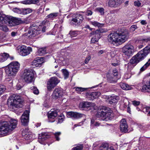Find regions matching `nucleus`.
Wrapping results in <instances>:
<instances>
[{
	"label": "nucleus",
	"instance_id": "nucleus-1",
	"mask_svg": "<svg viewBox=\"0 0 150 150\" xmlns=\"http://www.w3.org/2000/svg\"><path fill=\"white\" fill-rule=\"evenodd\" d=\"M128 30L123 28L109 34L108 36V40L109 42L114 45L118 46L126 41L128 38Z\"/></svg>",
	"mask_w": 150,
	"mask_h": 150
},
{
	"label": "nucleus",
	"instance_id": "nucleus-2",
	"mask_svg": "<svg viewBox=\"0 0 150 150\" xmlns=\"http://www.w3.org/2000/svg\"><path fill=\"white\" fill-rule=\"evenodd\" d=\"M17 120L11 119L10 121L0 122V134L3 136L10 133L15 129L17 125Z\"/></svg>",
	"mask_w": 150,
	"mask_h": 150
},
{
	"label": "nucleus",
	"instance_id": "nucleus-3",
	"mask_svg": "<svg viewBox=\"0 0 150 150\" xmlns=\"http://www.w3.org/2000/svg\"><path fill=\"white\" fill-rule=\"evenodd\" d=\"M20 64L18 62L11 63L6 68V75L9 76H15L18 71Z\"/></svg>",
	"mask_w": 150,
	"mask_h": 150
},
{
	"label": "nucleus",
	"instance_id": "nucleus-4",
	"mask_svg": "<svg viewBox=\"0 0 150 150\" xmlns=\"http://www.w3.org/2000/svg\"><path fill=\"white\" fill-rule=\"evenodd\" d=\"M0 22L2 24L6 23L10 26H13L19 24V21L11 16H6L4 14H0Z\"/></svg>",
	"mask_w": 150,
	"mask_h": 150
},
{
	"label": "nucleus",
	"instance_id": "nucleus-5",
	"mask_svg": "<svg viewBox=\"0 0 150 150\" xmlns=\"http://www.w3.org/2000/svg\"><path fill=\"white\" fill-rule=\"evenodd\" d=\"M22 77L26 83H28L32 82L34 77L33 70L29 69H25L22 74Z\"/></svg>",
	"mask_w": 150,
	"mask_h": 150
},
{
	"label": "nucleus",
	"instance_id": "nucleus-6",
	"mask_svg": "<svg viewBox=\"0 0 150 150\" xmlns=\"http://www.w3.org/2000/svg\"><path fill=\"white\" fill-rule=\"evenodd\" d=\"M111 114V111L108 110L106 107H102L98 112L97 116L101 117L103 120H106L107 119H109Z\"/></svg>",
	"mask_w": 150,
	"mask_h": 150
},
{
	"label": "nucleus",
	"instance_id": "nucleus-7",
	"mask_svg": "<svg viewBox=\"0 0 150 150\" xmlns=\"http://www.w3.org/2000/svg\"><path fill=\"white\" fill-rule=\"evenodd\" d=\"M41 26L39 28L37 26H31L29 28L28 31V33L30 34L32 37H35L39 34L41 31L44 32L45 31L46 27L44 26L42 28V30H40Z\"/></svg>",
	"mask_w": 150,
	"mask_h": 150
},
{
	"label": "nucleus",
	"instance_id": "nucleus-8",
	"mask_svg": "<svg viewBox=\"0 0 150 150\" xmlns=\"http://www.w3.org/2000/svg\"><path fill=\"white\" fill-rule=\"evenodd\" d=\"M122 51L124 55L129 57L132 55L134 50L133 46L128 43L122 48Z\"/></svg>",
	"mask_w": 150,
	"mask_h": 150
},
{
	"label": "nucleus",
	"instance_id": "nucleus-9",
	"mask_svg": "<svg viewBox=\"0 0 150 150\" xmlns=\"http://www.w3.org/2000/svg\"><path fill=\"white\" fill-rule=\"evenodd\" d=\"M118 72L117 70L115 69H114L113 70L112 73V74H108L107 75V81L110 83H116L118 79Z\"/></svg>",
	"mask_w": 150,
	"mask_h": 150
},
{
	"label": "nucleus",
	"instance_id": "nucleus-10",
	"mask_svg": "<svg viewBox=\"0 0 150 150\" xmlns=\"http://www.w3.org/2000/svg\"><path fill=\"white\" fill-rule=\"evenodd\" d=\"M32 51L31 47H27L25 46H21L18 50L19 54L23 56H25L29 54Z\"/></svg>",
	"mask_w": 150,
	"mask_h": 150
},
{
	"label": "nucleus",
	"instance_id": "nucleus-11",
	"mask_svg": "<svg viewBox=\"0 0 150 150\" xmlns=\"http://www.w3.org/2000/svg\"><path fill=\"white\" fill-rule=\"evenodd\" d=\"M83 19V18L81 14L77 13L72 19L70 23L71 25H79L82 22Z\"/></svg>",
	"mask_w": 150,
	"mask_h": 150
},
{
	"label": "nucleus",
	"instance_id": "nucleus-12",
	"mask_svg": "<svg viewBox=\"0 0 150 150\" xmlns=\"http://www.w3.org/2000/svg\"><path fill=\"white\" fill-rule=\"evenodd\" d=\"M59 82V81L56 77H54L51 78L47 83V87L48 90L49 91L51 90Z\"/></svg>",
	"mask_w": 150,
	"mask_h": 150
},
{
	"label": "nucleus",
	"instance_id": "nucleus-13",
	"mask_svg": "<svg viewBox=\"0 0 150 150\" xmlns=\"http://www.w3.org/2000/svg\"><path fill=\"white\" fill-rule=\"evenodd\" d=\"M11 98V105L13 107V108H18L19 106L18 105L21 101L20 96L13 95Z\"/></svg>",
	"mask_w": 150,
	"mask_h": 150
},
{
	"label": "nucleus",
	"instance_id": "nucleus-14",
	"mask_svg": "<svg viewBox=\"0 0 150 150\" xmlns=\"http://www.w3.org/2000/svg\"><path fill=\"white\" fill-rule=\"evenodd\" d=\"M29 110H26L22 115L21 117V120L23 125L26 126L28 125L29 122Z\"/></svg>",
	"mask_w": 150,
	"mask_h": 150
},
{
	"label": "nucleus",
	"instance_id": "nucleus-15",
	"mask_svg": "<svg viewBox=\"0 0 150 150\" xmlns=\"http://www.w3.org/2000/svg\"><path fill=\"white\" fill-rule=\"evenodd\" d=\"M67 116L68 117H71L73 119H78L82 117H85V115L76 112H67Z\"/></svg>",
	"mask_w": 150,
	"mask_h": 150
},
{
	"label": "nucleus",
	"instance_id": "nucleus-16",
	"mask_svg": "<svg viewBox=\"0 0 150 150\" xmlns=\"http://www.w3.org/2000/svg\"><path fill=\"white\" fill-rule=\"evenodd\" d=\"M63 95V90L62 88H56L53 91L52 96L53 98L57 99L62 97Z\"/></svg>",
	"mask_w": 150,
	"mask_h": 150
},
{
	"label": "nucleus",
	"instance_id": "nucleus-17",
	"mask_svg": "<svg viewBox=\"0 0 150 150\" xmlns=\"http://www.w3.org/2000/svg\"><path fill=\"white\" fill-rule=\"evenodd\" d=\"M140 61L135 55L133 57L130 61L129 63L128 64V69L129 70H131V67L134 66Z\"/></svg>",
	"mask_w": 150,
	"mask_h": 150
},
{
	"label": "nucleus",
	"instance_id": "nucleus-18",
	"mask_svg": "<svg viewBox=\"0 0 150 150\" xmlns=\"http://www.w3.org/2000/svg\"><path fill=\"white\" fill-rule=\"evenodd\" d=\"M91 36V42L92 43H95L98 42L99 39L100 38L101 36L98 33H96L95 31H93L90 33Z\"/></svg>",
	"mask_w": 150,
	"mask_h": 150
},
{
	"label": "nucleus",
	"instance_id": "nucleus-19",
	"mask_svg": "<svg viewBox=\"0 0 150 150\" xmlns=\"http://www.w3.org/2000/svg\"><path fill=\"white\" fill-rule=\"evenodd\" d=\"M96 105L94 103H91L88 102H83L79 104V107L82 108H90V109L94 107L95 108Z\"/></svg>",
	"mask_w": 150,
	"mask_h": 150
},
{
	"label": "nucleus",
	"instance_id": "nucleus-20",
	"mask_svg": "<svg viewBox=\"0 0 150 150\" xmlns=\"http://www.w3.org/2000/svg\"><path fill=\"white\" fill-rule=\"evenodd\" d=\"M100 93L99 92H94L86 93V97L89 100H93L97 98L100 95Z\"/></svg>",
	"mask_w": 150,
	"mask_h": 150
},
{
	"label": "nucleus",
	"instance_id": "nucleus-21",
	"mask_svg": "<svg viewBox=\"0 0 150 150\" xmlns=\"http://www.w3.org/2000/svg\"><path fill=\"white\" fill-rule=\"evenodd\" d=\"M128 126L125 119H122L120 122V129L122 132L126 133L128 132Z\"/></svg>",
	"mask_w": 150,
	"mask_h": 150
},
{
	"label": "nucleus",
	"instance_id": "nucleus-22",
	"mask_svg": "<svg viewBox=\"0 0 150 150\" xmlns=\"http://www.w3.org/2000/svg\"><path fill=\"white\" fill-rule=\"evenodd\" d=\"M121 3V0H109L108 4L109 7H117Z\"/></svg>",
	"mask_w": 150,
	"mask_h": 150
},
{
	"label": "nucleus",
	"instance_id": "nucleus-23",
	"mask_svg": "<svg viewBox=\"0 0 150 150\" xmlns=\"http://www.w3.org/2000/svg\"><path fill=\"white\" fill-rule=\"evenodd\" d=\"M58 115V113L57 111L55 110L54 111H50L49 112L48 114V118L49 122H53L54 121L53 120Z\"/></svg>",
	"mask_w": 150,
	"mask_h": 150
},
{
	"label": "nucleus",
	"instance_id": "nucleus-24",
	"mask_svg": "<svg viewBox=\"0 0 150 150\" xmlns=\"http://www.w3.org/2000/svg\"><path fill=\"white\" fill-rule=\"evenodd\" d=\"M99 150H114L113 146L107 143L102 144L99 147Z\"/></svg>",
	"mask_w": 150,
	"mask_h": 150
},
{
	"label": "nucleus",
	"instance_id": "nucleus-25",
	"mask_svg": "<svg viewBox=\"0 0 150 150\" xmlns=\"http://www.w3.org/2000/svg\"><path fill=\"white\" fill-rule=\"evenodd\" d=\"M142 91L145 92H150V79L148 80L142 86Z\"/></svg>",
	"mask_w": 150,
	"mask_h": 150
},
{
	"label": "nucleus",
	"instance_id": "nucleus-26",
	"mask_svg": "<svg viewBox=\"0 0 150 150\" xmlns=\"http://www.w3.org/2000/svg\"><path fill=\"white\" fill-rule=\"evenodd\" d=\"M42 57H38L36 59L34 60L32 62V64L33 66L38 67L41 65L43 62L42 61Z\"/></svg>",
	"mask_w": 150,
	"mask_h": 150
},
{
	"label": "nucleus",
	"instance_id": "nucleus-27",
	"mask_svg": "<svg viewBox=\"0 0 150 150\" xmlns=\"http://www.w3.org/2000/svg\"><path fill=\"white\" fill-rule=\"evenodd\" d=\"M120 86L121 88L124 90H128L132 89L131 86L129 85L126 83H120Z\"/></svg>",
	"mask_w": 150,
	"mask_h": 150
},
{
	"label": "nucleus",
	"instance_id": "nucleus-28",
	"mask_svg": "<svg viewBox=\"0 0 150 150\" xmlns=\"http://www.w3.org/2000/svg\"><path fill=\"white\" fill-rule=\"evenodd\" d=\"M9 55L8 54L4 53L0 54V62H2L7 60L9 57Z\"/></svg>",
	"mask_w": 150,
	"mask_h": 150
},
{
	"label": "nucleus",
	"instance_id": "nucleus-29",
	"mask_svg": "<svg viewBox=\"0 0 150 150\" xmlns=\"http://www.w3.org/2000/svg\"><path fill=\"white\" fill-rule=\"evenodd\" d=\"M142 52V51L141 50L138 52V53L136 54V56L138 58L140 61L143 60L146 57V56Z\"/></svg>",
	"mask_w": 150,
	"mask_h": 150
},
{
	"label": "nucleus",
	"instance_id": "nucleus-30",
	"mask_svg": "<svg viewBox=\"0 0 150 150\" xmlns=\"http://www.w3.org/2000/svg\"><path fill=\"white\" fill-rule=\"evenodd\" d=\"M39 2V0H25L22 1V3L26 5L36 4Z\"/></svg>",
	"mask_w": 150,
	"mask_h": 150
},
{
	"label": "nucleus",
	"instance_id": "nucleus-31",
	"mask_svg": "<svg viewBox=\"0 0 150 150\" xmlns=\"http://www.w3.org/2000/svg\"><path fill=\"white\" fill-rule=\"evenodd\" d=\"M61 62L63 63V65H65L69 63V59L67 58L63 59L61 57L60 59L55 60L54 63V64L55 65V63L57 62L60 63Z\"/></svg>",
	"mask_w": 150,
	"mask_h": 150
},
{
	"label": "nucleus",
	"instance_id": "nucleus-32",
	"mask_svg": "<svg viewBox=\"0 0 150 150\" xmlns=\"http://www.w3.org/2000/svg\"><path fill=\"white\" fill-rule=\"evenodd\" d=\"M119 99V97L117 96H111L109 98V102L111 104L116 103Z\"/></svg>",
	"mask_w": 150,
	"mask_h": 150
},
{
	"label": "nucleus",
	"instance_id": "nucleus-33",
	"mask_svg": "<svg viewBox=\"0 0 150 150\" xmlns=\"http://www.w3.org/2000/svg\"><path fill=\"white\" fill-rule=\"evenodd\" d=\"M141 50L146 56L150 53V45H147Z\"/></svg>",
	"mask_w": 150,
	"mask_h": 150
},
{
	"label": "nucleus",
	"instance_id": "nucleus-34",
	"mask_svg": "<svg viewBox=\"0 0 150 150\" xmlns=\"http://www.w3.org/2000/svg\"><path fill=\"white\" fill-rule=\"evenodd\" d=\"M25 131H24L22 133V135L24 138L27 140H28L32 139V135L31 134V133L30 132L27 134H25Z\"/></svg>",
	"mask_w": 150,
	"mask_h": 150
},
{
	"label": "nucleus",
	"instance_id": "nucleus-35",
	"mask_svg": "<svg viewBox=\"0 0 150 150\" xmlns=\"http://www.w3.org/2000/svg\"><path fill=\"white\" fill-rule=\"evenodd\" d=\"M123 106L125 108H127V112L129 113H131V111L129 105V102L128 101L126 100L124 101Z\"/></svg>",
	"mask_w": 150,
	"mask_h": 150
},
{
	"label": "nucleus",
	"instance_id": "nucleus-36",
	"mask_svg": "<svg viewBox=\"0 0 150 150\" xmlns=\"http://www.w3.org/2000/svg\"><path fill=\"white\" fill-rule=\"evenodd\" d=\"M37 52L39 55H43L46 53V48L45 47L40 48L38 49Z\"/></svg>",
	"mask_w": 150,
	"mask_h": 150
},
{
	"label": "nucleus",
	"instance_id": "nucleus-37",
	"mask_svg": "<svg viewBox=\"0 0 150 150\" xmlns=\"http://www.w3.org/2000/svg\"><path fill=\"white\" fill-rule=\"evenodd\" d=\"M90 23L95 27H101L103 25V24L99 23L96 21H91Z\"/></svg>",
	"mask_w": 150,
	"mask_h": 150
},
{
	"label": "nucleus",
	"instance_id": "nucleus-38",
	"mask_svg": "<svg viewBox=\"0 0 150 150\" xmlns=\"http://www.w3.org/2000/svg\"><path fill=\"white\" fill-rule=\"evenodd\" d=\"M80 33V32L78 31H71L69 33V35L71 38L76 36Z\"/></svg>",
	"mask_w": 150,
	"mask_h": 150
},
{
	"label": "nucleus",
	"instance_id": "nucleus-39",
	"mask_svg": "<svg viewBox=\"0 0 150 150\" xmlns=\"http://www.w3.org/2000/svg\"><path fill=\"white\" fill-rule=\"evenodd\" d=\"M64 76V79H67L69 76V73L68 71L65 69H63L61 70Z\"/></svg>",
	"mask_w": 150,
	"mask_h": 150
},
{
	"label": "nucleus",
	"instance_id": "nucleus-40",
	"mask_svg": "<svg viewBox=\"0 0 150 150\" xmlns=\"http://www.w3.org/2000/svg\"><path fill=\"white\" fill-rule=\"evenodd\" d=\"M58 15V13H50L47 16V18H49L50 20H53L57 17Z\"/></svg>",
	"mask_w": 150,
	"mask_h": 150
},
{
	"label": "nucleus",
	"instance_id": "nucleus-41",
	"mask_svg": "<svg viewBox=\"0 0 150 150\" xmlns=\"http://www.w3.org/2000/svg\"><path fill=\"white\" fill-rule=\"evenodd\" d=\"M150 65V58L149 59L148 61L144 65L141 69L140 70L143 71L145 70Z\"/></svg>",
	"mask_w": 150,
	"mask_h": 150
},
{
	"label": "nucleus",
	"instance_id": "nucleus-42",
	"mask_svg": "<svg viewBox=\"0 0 150 150\" xmlns=\"http://www.w3.org/2000/svg\"><path fill=\"white\" fill-rule=\"evenodd\" d=\"M45 134L42 133V135H43L41 137H39L38 139L39 142L42 144H44V142L46 139V137H45Z\"/></svg>",
	"mask_w": 150,
	"mask_h": 150
},
{
	"label": "nucleus",
	"instance_id": "nucleus-43",
	"mask_svg": "<svg viewBox=\"0 0 150 150\" xmlns=\"http://www.w3.org/2000/svg\"><path fill=\"white\" fill-rule=\"evenodd\" d=\"M100 125V123L95 121L93 119H92L91 120V127H93L94 126L95 127H98Z\"/></svg>",
	"mask_w": 150,
	"mask_h": 150
},
{
	"label": "nucleus",
	"instance_id": "nucleus-44",
	"mask_svg": "<svg viewBox=\"0 0 150 150\" xmlns=\"http://www.w3.org/2000/svg\"><path fill=\"white\" fill-rule=\"evenodd\" d=\"M32 10L29 8L22 9V14L25 15L31 13Z\"/></svg>",
	"mask_w": 150,
	"mask_h": 150
},
{
	"label": "nucleus",
	"instance_id": "nucleus-45",
	"mask_svg": "<svg viewBox=\"0 0 150 150\" xmlns=\"http://www.w3.org/2000/svg\"><path fill=\"white\" fill-rule=\"evenodd\" d=\"M87 88H84L81 87H77L76 88V91L77 93H80L81 92L86 91Z\"/></svg>",
	"mask_w": 150,
	"mask_h": 150
},
{
	"label": "nucleus",
	"instance_id": "nucleus-46",
	"mask_svg": "<svg viewBox=\"0 0 150 150\" xmlns=\"http://www.w3.org/2000/svg\"><path fill=\"white\" fill-rule=\"evenodd\" d=\"M13 11L15 13L19 14H22V9L19 8H14L13 9Z\"/></svg>",
	"mask_w": 150,
	"mask_h": 150
},
{
	"label": "nucleus",
	"instance_id": "nucleus-47",
	"mask_svg": "<svg viewBox=\"0 0 150 150\" xmlns=\"http://www.w3.org/2000/svg\"><path fill=\"white\" fill-rule=\"evenodd\" d=\"M114 15L113 14L110 13L108 14L107 18L109 21H112L114 19Z\"/></svg>",
	"mask_w": 150,
	"mask_h": 150
},
{
	"label": "nucleus",
	"instance_id": "nucleus-48",
	"mask_svg": "<svg viewBox=\"0 0 150 150\" xmlns=\"http://www.w3.org/2000/svg\"><path fill=\"white\" fill-rule=\"evenodd\" d=\"M30 89L35 94H38L39 93V91L36 87L34 86H32L30 87Z\"/></svg>",
	"mask_w": 150,
	"mask_h": 150
},
{
	"label": "nucleus",
	"instance_id": "nucleus-49",
	"mask_svg": "<svg viewBox=\"0 0 150 150\" xmlns=\"http://www.w3.org/2000/svg\"><path fill=\"white\" fill-rule=\"evenodd\" d=\"M96 33H98L99 35H100V36H101V33H105L107 31V30H105L104 29L101 28L100 29H99L98 30H96L95 31Z\"/></svg>",
	"mask_w": 150,
	"mask_h": 150
},
{
	"label": "nucleus",
	"instance_id": "nucleus-50",
	"mask_svg": "<svg viewBox=\"0 0 150 150\" xmlns=\"http://www.w3.org/2000/svg\"><path fill=\"white\" fill-rule=\"evenodd\" d=\"M0 29L5 32H7L8 30V29L5 25H2L0 26Z\"/></svg>",
	"mask_w": 150,
	"mask_h": 150
},
{
	"label": "nucleus",
	"instance_id": "nucleus-51",
	"mask_svg": "<svg viewBox=\"0 0 150 150\" xmlns=\"http://www.w3.org/2000/svg\"><path fill=\"white\" fill-rule=\"evenodd\" d=\"M83 146L82 145H79L74 147L72 149V150H82Z\"/></svg>",
	"mask_w": 150,
	"mask_h": 150
},
{
	"label": "nucleus",
	"instance_id": "nucleus-52",
	"mask_svg": "<svg viewBox=\"0 0 150 150\" xmlns=\"http://www.w3.org/2000/svg\"><path fill=\"white\" fill-rule=\"evenodd\" d=\"M138 27L136 25H132L130 28V31L131 32H133Z\"/></svg>",
	"mask_w": 150,
	"mask_h": 150
},
{
	"label": "nucleus",
	"instance_id": "nucleus-53",
	"mask_svg": "<svg viewBox=\"0 0 150 150\" xmlns=\"http://www.w3.org/2000/svg\"><path fill=\"white\" fill-rule=\"evenodd\" d=\"M134 4L135 6L139 7L141 6L142 4L140 1L137 0L134 2Z\"/></svg>",
	"mask_w": 150,
	"mask_h": 150
},
{
	"label": "nucleus",
	"instance_id": "nucleus-54",
	"mask_svg": "<svg viewBox=\"0 0 150 150\" xmlns=\"http://www.w3.org/2000/svg\"><path fill=\"white\" fill-rule=\"evenodd\" d=\"M61 133L60 132H56L54 133V135L56 140L59 141L60 140V138H59V136L61 134Z\"/></svg>",
	"mask_w": 150,
	"mask_h": 150
},
{
	"label": "nucleus",
	"instance_id": "nucleus-55",
	"mask_svg": "<svg viewBox=\"0 0 150 150\" xmlns=\"http://www.w3.org/2000/svg\"><path fill=\"white\" fill-rule=\"evenodd\" d=\"M64 120V116H59L58 118V123H62Z\"/></svg>",
	"mask_w": 150,
	"mask_h": 150
},
{
	"label": "nucleus",
	"instance_id": "nucleus-56",
	"mask_svg": "<svg viewBox=\"0 0 150 150\" xmlns=\"http://www.w3.org/2000/svg\"><path fill=\"white\" fill-rule=\"evenodd\" d=\"M97 10L101 14L103 15L104 14V10L103 8H98L97 9Z\"/></svg>",
	"mask_w": 150,
	"mask_h": 150
},
{
	"label": "nucleus",
	"instance_id": "nucleus-57",
	"mask_svg": "<svg viewBox=\"0 0 150 150\" xmlns=\"http://www.w3.org/2000/svg\"><path fill=\"white\" fill-rule=\"evenodd\" d=\"M132 104L134 106H137L139 105L140 103V102L139 101L136 100H134L132 101Z\"/></svg>",
	"mask_w": 150,
	"mask_h": 150
},
{
	"label": "nucleus",
	"instance_id": "nucleus-58",
	"mask_svg": "<svg viewBox=\"0 0 150 150\" xmlns=\"http://www.w3.org/2000/svg\"><path fill=\"white\" fill-rule=\"evenodd\" d=\"M91 58V56L88 55V56L86 58L85 60V63L86 64H87L88 63Z\"/></svg>",
	"mask_w": 150,
	"mask_h": 150
},
{
	"label": "nucleus",
	"instance_id": "nucleus-59",
	"mask_svg": "<svg viewBox=\"0 0 150 150\" xmlns=\"http://www.w3.org/2000/svg\"><path fill=\"white\" fill-rule=\"evenodd\" d=\"M150 107H147L144 108L143 110V112L145 113L148 112H149L150 110Z\"/></svg>",
	"mask_w": 150,
	"mask_h": 150
},
{
	"label": "nucleus",
	"instance_id": "nucleus-60",
	"mask_svg": "<svg viewBox=\"0 0 150 150\" xmlns=\"http://www.w3.org/2000/svg\"><path fill=\"white\" fill-rule=\"evenodd\" d=\"M92 13V12L90 10H88L86 12V15L88 16L91 15Z\"/></svg>",
	"mask_w": 150,
	"mask_h": 150
},
{
	"label": "nucleus",
	"instance_id": "nucleus-61",
	"mask_svg": "<svg viewBox=\"0 0 150 150\" xmlns=\"http://www.w3.org/2000/svg\"><path fill=\"white\" fill-rule=\"evenodd\" d=\"M119 62H120L119 61H118L116 63H115V62L112 63V65L114 66H117L118 65H119V64H120Z\"/></svg>",
	"mask_w": 150,
	"mask_h": 150
},
{
	"label": "nucleus",
	"instance_id": "nucleus-62",
	"mask_svg": "<svg viewBox=\"0 0 150 150\" xmlns=\"http://www.w3.org/2000/svg\"><path fill=\"white\" fill-rule=\"evenodd\" d=\"M25 131H25V134H27L29 133H30V132H29V129H28V128H25V129L23 130V131H22V133L24 132Z\"/></svg>",
	"mask_w": 150,
	"mask_h": 150
},
{
	"label": "nucleus",
	"instance_id": "nucleus-63",
	"mask_svg": "<svg viewBox=\"0 0 150 150\" xmlns=\"http://www.w3.org/2000/svg\"><path fill=\"white\" fill-rule=\"evenodd\" d=\"M142 41L144 42H147L149 41H150V38H148L147 39H143L142 40Z\"/></svg>",
	"mask_w": 150,
	"mask_h": 150
},
{
	"label": "nucleus",
	"instance_id": "nucleus-64",
	"mask_svg": "<svg viewBox=\"0 0 150 150\" xmlns=\"http://www.w3.org/2000/svg\"><path fill=\"white\" fill-rule=\"evenodd\" d=\"M141 23L143 25H145L147 24L146 21L145 20H143L141 22Z\"/></svg>",
	"mask_w": 150,
	"mask_h": 150
}]
</instances>
